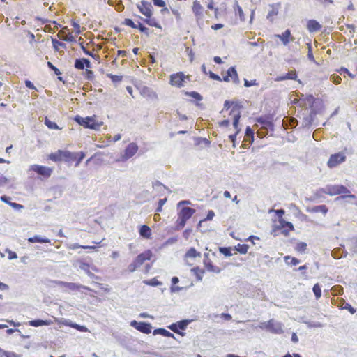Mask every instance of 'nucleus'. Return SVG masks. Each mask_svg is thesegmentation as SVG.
<instances>
[{"instance_id":"obj_21","label":"nucleus","mask_w":357,"mask_h":357,"mask_svg":"<svg viewBox=\"0 0 357 357\" xmlns=\"http://www.w3.org/2000/svg\"><path fill=\"white\" fill-rule=\"evenodd\" d=\"M281 6L280 3H277L275 4L270 5L271 10L268 11V13L266 16V18L271 21H273V17L278 14L279 9Z\"/></svg>"},{"instance_id":"obj_56","label":"nucleus","mask_w":357,"mask_h":357,"mask_svg":"<svg viewBox=\"0 0 357 357\" xmlns=\"http://www.w3.org/2000/svg\"><path fill=\"white\" fill-rule=\"evenodd\" d=\"M107 76L111 79L112 82L114 83H119L122 81V76L120 75H116L112 74H107Z\"/></svg>"},{"instance_id":"obj_7","label":"nucleus","mask_w":357,"mask_h":357,"mask_svg":"<svg viewBox=\"0 0 357 357\" xmlns=\"http://www.w3.org/2000/svg\"><path fill=\"white\" fill-rule=\"evenodd\" d=\"M130 326L142 333L149 334L151 333L152 326L150 323L133 320L130 322Z\"/></svg>"},{"instance_id":"obj_28","label":"nucleus","mask_w":357,"mask_h":357,"mask_svg":"<svg viewBox=\"0 0 357 357\" xmlns=\"http://www.w3.org/2000/svg\"><path fill=\"white\" fill-rule=\"evenodd\" d=\"M297 78V75L295 71H291L288 73H286L284 75H280L276 77L275 81L280 82L286 79H294L296 80Z\"/></svg>"},{"instance_id":"obj_41","label":"nucleus","mask_w":357,"mask_h":357,"mask_svg":"<svg viewBox=\"0 0 357 357\" xmlns=\"http://www.w3.org/2000/svg\"><path fill=\"white\" fill-rule=\"evenodd\" d=\"M248 245L247 244H238L234 247V250L241 254H246L248 250Z\"/></svg>"},{"instance_id":"obj_25","label":"nucleus","mask_w":357,"mask_h":357,"mask_svg":"<svg viewBox=\"0 0 357 357\" xmlns=\"http://www.w3.org/2000/svg\"><path fill=\"white\" fill-rule=\"evenodd\" d=\"M139 233L142 237L148 239L151 236V229L148 225H143L139 227Z\"/></svg>"},{"instance_id":"obj_51","label":"nucleus","mask_w":357,"mask_h":357,"mask_svg":"<svg viewBox=\"0 0 357 357\" xmlns=\"http://www.w3.org/2000/svg\"><path fill=\"white\" fill-rule=\"evenodd\" d=\"M185 95L192 97L198 101H200L203 99L202 96L197 91H187L185 92Z\"/></svg>"},{"instance_id":"obj_62","label":"nucleus","mask_w":357,"mask_h":357,"mask_svg":"<svg viewBox=\"0 0 357 357\" xmlns=\"http://www.w3.org/2000/svg\"><path fill=\"white\" fill-rule=\"evenodd\" d=\"M79 268L85 271L89 276L93 275V274L91 273L89 271V265L87 263H81L79 265Z\"/></svg>"},{"instance_id":"obj_48","label":"nucleus","mask_w":357,"mask_h":357,"mask_svg":"<svg viewBox=\"0 0 357 357\" xmlns=\"http://www.w3.org/2000/svg\"><path fill=\"white\" fill-rule=\"evenodd\" d=\"M71 250H76L78 248H83V249H95V246H89V245H81L78 243H73L70 244L68 247Z\"/></svg>"},{"instance_id":"obj_44","label":"nucleus","mask_w":357,"mask_h":357,"mask_svg":"<svg viewBox=\"0 0 357 357\" xmlns=\"http://www.w3.org/2000/svg\"><path fill=\"white\" fill-rule=\"evenodd\" d=\"M144 283L152 287H158L162 284V282L157 280L155 278H152L151 280H144Z\"/></svg>"},{"instance_id":"obj_54","label":"nucleus","mask_w":357,"mask_h":357,"mask_svg":"<svg viewBox=\"0 0 357 357\" xmlns=\"http://www.w3.org/2000/svg\"><path fill=\"white\" fill-rule=\"evenodd\" d=\"M240 118H241V114L240 112H238L236 114L234 115V120H233V126L234 128L236 129V130L237 131L238 130H240L241 129L238 128V124H239V121H240Z\"/></svg>"},{"instance_id":"obj_32","label":"nucleus","mask_w":357,"mask_h":357,"mask_svg":"<svg viewBox=\"0 0 357 357\" xmlns=\"http://www.w3.org/2000/svg\"><path fill=\"white\" fill-rule=\"evenodd\" d=\"M307 211L312 213H322L323 214H326L328 212V208L326 205H319L313 206L312 208L308 209Z\"/></svg>"},{"instance_id":"obj_36","label":"nucleus","mask_w":357,"mask_h":357,"mask_svg":"<svg viewBox=\"0 0 357 357\" xmlns=\"http://www.w3.org/2000/svg\"><path fill=\"white\" fill-rule=\"evenodd\" d=\"M245 137L252 144L254 141V130L250 127L247 126L245 132Z\"/></svg>"},{"instance_id":"obj_8","label":"nucleus","mask_w":357,"mask_h":357,"mask_svg":"<svg viewBox=\"0 0 357 357\" xmlns=\"http://www.w3.org/2000/svg\"><path fill=\"white\" fill-rule=\"evenodd\" d=\"M345 160L346 156L343 153L340 152L337 153L332 154L327 162V165L329 168H333L344 162Z\"/></svg>"},{"instance_id":"obj_1","label":"nucleus","mask_w":357,"mask_h":357,"mask_svg":"<svg viewBox=\"0 0 357 357\" xmlns=\"http://www.w3.org/2000/svg\"><path fill=\"white\" fill-rule=\"evenodd\" d=\"M319 192L331 196L341 195L339 198L342 199L347 197L351 199L356 198V196L351 194L350 190L343 185H327L324 188H321Z\"/></svg>"},{"instance_id":"obj_33","label":"nucleus","mask_w":357,"mask_h":357,"mask_svg":"<svg viewBox=\"0 0 357 357\" xmlns=\"http://www.w3.org/2000/svg\"><path fill=\"white\" fill-rule=\"evenodd\" d=\"M192 11L196 16H201L202 15L203 7L200 4L199 1H194Z\"/></svg>"},{"instance_id":"obj_13","label":"nucleus","mask_w":357,"mask_h":357,"mask_svg":"<svg viewBox=\"0 0 357 357\" xmlns=\"http://www.w3.org/2000/svg\"><path fill=\"white\" fill-rule=\"evenodd\" d=\"M137 8L139 9V12L146 17L152 16L153 7L151 3L142 0L141 1L140 3L137 5Z\"/></svg>"},{"instance_id":"obj_47","label":"nucleus","mask_w":357,"mask_h":357,"mask_svg":"<svg viewBox=\"0 0 357 357\" xmlns=\"http://www.w3.org/2000/svg\"><path fill=\"white\" fill-rule=\"evenodd\" d=\"M219 252L225 257H230L232 255L231 248L230 247H220Z\"/></svg>"},{"instance_id":"obj_59","label":"nucleus","mask_w":357,"mask_h":357,"mask_svg":"<svg viewBox=\"0 0 357 357\" xmlns=\"http://www.w3.org/2000/svg\"><path fill=\"white\" fill-rule=\"evenodd\" d=\"M236 8L235 10L236 14L238 15L241 20H244V15H243V11L242 8L238 4L237 1L236 2Z\"/></svg>"},{"instance_id":"obj_45","label":"nucleus","mask_w":357,"mask_h":357,"mask_svg":"<svg viewBox=\"0 0 357 357\" xmlns=\"http://www.w3.org/2000/svg\"><path fill=\"white\" fill-rule=\"evenodd\" d=\"M307 243L305 242H299L296 245V250L300 253H304L307 249Z\"/></svg>"},{"instance_id":"obj_43","label":"nucleus","mask_w":357,"mask_h":357,"mask_svg":"<svg viewBox=\"0 0 357 357\" xmlns=\"http://www.w3.org/2000/svg\"><path fill=\"white\" fill-rule=\"evenodd\" d=\"M312 291L316 299H319L321 296V289L319 283H317L313 286Z\"/></svg>"},{"instance_id":"obj_31","label":"nucleus","mask_w":357,"mask_h":357,"mask_svg":"<svg viewBox=\"0 0 357 357\" xmlns=\"http://www.w3.org/2000/svg\"><path fill=\"white\" fill-rule=\"evenodd\" d=\"M140 19H142L146 24L154 26L158 29H162L160 24L157 22V20L155 18H152L151 17H146L145 19H143L142 17L139 16Z\"/></svg>"},{"instance_id":"obj_19","label":"nucleus","mask_w":357,"mask_h":357,"mask_svg":"<svg viewBox=\"0 0 357 357\" xmlns=\"http://www.w3.org/2000/svg\"><path fill=\"white\" fill-rule=\"evenodd\" d=\"M74 66L78 70H83L85 68H91V62L86 58L76 59Z\"/></svg>"},{"instance_id":"obj_49","label":"nucleus","mask_w":357,"mask_h":357,"mask_svg":"<svg viewBox=\"0 0 357 357\" xmlns=\"http://www.w3.org/2000/svg\"><path fill=\"white\" fill-rule=\"evenodd\" d=\"M303 323H305L308 328H322L324 326V324L318 321L312 322L310 321H303Z\"/></svg>"},{"instance_id":"obj_2","label":"nucleus","mask_w":357,"mask_h":357,"mask_svg":"<svg viewBox=\"0 0 357 357\" xmlns=\"http://www.w3.org/2000/svg\"><path fill=\"white\" fill-rule=\"evenodd\" d=\"M74 120L77 123L83 126L84 128L95 130H98L103 124V123L101 121H96L95 116L82 117L79 115H76L74 118Z\"/></svg>"},{"instance_id":"obj_40","label":"nucleus","mask_w":357,"mask_h":357,"mask_svg":"<svg viewBox=\"0 0 357 357\" xmlns=\"http://www.w3.org/2000/svg\"><path fill=\"white\" fill-rule=\"evenodd\" d=\"M317 112L315 110V109H312V110H310V115L304 118L305 126H310L312 124L313 118L317 114Z\"/></svg>"},{"instance_id":"obj_10","label":"nucleus","mask_w":357,"mask_h":357,"mask_svg":"<svg viewBox=\"0 0 357 357\" xmlns=\"http://www.w3.org/2000/svg\"><path fill=\"white\" fill-rule=\"evenodd\" d=\"M190 319H183L176 323H173L168 328L176 333H180L181 331L186 329L188 325L192 322Z\"/></svg>"},{"instance_id":"obj_39","label":"nucleus","mask_w":357,"mask_h":357,"mask_svg":"<svg viewBox=\"0 0 357 357\" xmlns=\"http://www.w3.org/2000/svg\"><path fill=\"white\" fill-rule=\"evenodd\" d=\"M75 156L74 158L72 160V161H76V166H78L79 164L82 162V160L85 158L86 154L83 151L77 152V153H73Z\"/></svg>"},{"instance_id":"obj_24","label":"nucleus","mask_w":357,"mask_h":357,"mask_svg":"<svg viewBox=\"0 0 357 357\" xmlns=\"http://www.w3.org/2000/svg\"><path fill=\"white\" fill-rule=\"evenodd\" d=\"M227 75L231 78L234 83L238 84L240 82V79L238 78V75L237 73V71L236 70V68L234 66L230 67L227 70Z\"/></svg>"},{"instance_id":"obj_64","label":"nucleus","mask_w":357,"mask_h":357,"mask_svg":"<svg viewBox=\"0 0 357 357\" xmlns=\"http://www.w3.org/2000/svg\"><path fill=\"white\" fill-rule=\"evenodd\" d=\"M257 85H258V83H257L255 79L250 80V81H249L246 79H244V86L245 87H250L252 86H257Z\"/></svg>"},{"instance_id":"obj_26","label":"nucleus","mask_w":357,"mask_h":357,"mask_svg":"<svg viewBox=\"0 0 357 357\" xmlns=\"http://www.w3.org/2000/svg\"><path fill=\"white\" fill-rule=\"evenodd\" d=\"M153 335H160L163 337L175 338L174 335L163 328H156L153 331Z\"/></svg>"},{"instance_id":"obj_9","label":"nucleus","mask_w":357,"mask_h":357,"mask_svg":"<svg viewBox=\"0 0 357 357\" xmlns=\"http://www.w3.org/2000/svg\"><path fill=\"white\" fill-rule=\"evenodd\" d=\"M138 146L135 142L130 143L125 149L121 155V160L126 161L132 158L138 151Z\"/></svg>"},{"instance_id":"obj_53","label":"nucleus","mask_w":357,"mask_h":357,"mask_svg":"<svg viewBox=\"0 0 357 357\" xmlns=\"http://www.w3.org/2000/svg\"><path fill=\"white\" fill-rule=\"evenodd\" d=\"M52 46H53L54 49L56 51L59 50V47H66L65 43L58 41L56 38H52Z\"/></svg>"},{"instance_id":"obj_20","label":"nucleus","mask_w":357,"mask_h":357,"mask_svg":"<svg viewBox=\"0 0 357 357\" xmlns=\"http://www.w3.org/2000/svg\"><path fill=\"white\" fill-rule=\"evenodd\" d=\"M291 31L289 29L285 30L282 34H275V37L280 38L284 45H287L290 40H293L294 38H291Z\"/></svg>"},{"instance_id":"obj_55","label":"nucleus","mask_w":357,"mask_h":357,"mask_svg":"<svg viewBox=\"0 0 357 357\" xmlns=\"http://www.w3.org/2000/svg\"><path fill=\"white\" fill-rule=\"evenodd\" d=\"M152 1H153V4L155 6L163 8L161 10L162 12L167 10V8L165 7L166 3H165V1H163V0H152Z\"/></svg>"},{"instance_id":"obj_30","label":"nucleus","mask_w":357,"mask_h":357,"mask_svg":"<svg viewBox=\"0 0 357 357\" xmlns=\"http://www.w3.org/2000/svg\"><path fill=\"white\" fill-rule=\"evenodd\" d=\"M28 241L29 243H50V240L47 238H45V237H41L40 236H34L33 237H30L28 238Z\"/></svg>"},{"instance_id":"obj_11","label":"nucleus","mask_w":357,"mask_h":357,"mask_svg":"<svg viewBox=\"0 0 357 357\" xmlns=\"http://www.w3.org/2000/svg\"><path fill=\"white\" fill-rule=\"evenodd\" d=\"M185 75L182 72L176 73L170 75L169 83L172 86L182 87L185 79Z\"/></svg>"},{"instance_id":"obj_34","label":"nucleus","mask_w":357,"mask_h":357,"mask_svg":"<svg viewBox=\"0 0 357 357\" xmlns=\"http://www.w3.org/2000/svg\"><path fill=\"white\" fill-rule=\"evenodd\" d=\"M191 271L196 276L197 280L198 281H202L203 278V275L205 273L204 269L199 268L198 266L194 267L191 269Z\"/></svg>"},{"instance_id":"obj_38","label":"nucleus","mask_w":357,"mask_h":357,"mask_svg":"<svg viewBox=\"0 0 357 357\" xmlns=\"http://www.w3.org/2000/svg\"><path fill=\"white\" fill-rule=\"evenodd\" d=\"M284 261L286 262V264L287 265H290V266H296L297 264H298L300 263L299 259H298L296 257H291L289 255L285 256L284 257Z\"/></svg>"},{"instance_id":"obj_37","label":"nucleus","mask_w":357,"mask_h":357,"mask_svg":"<svg viewBox=\"0 0 357 357\" xmlns=\"http://www.w3.org/2000/svg\"><path fill=\"white\" fill-rule=\"evenodd\" d=\"M185 257L186 258H195L197 257H201V253L197 252L195 248H190L185 253Z\"/></svg>"},{"instance_id":"obj_63","label":"nucleus","mask_w":357,"mask_h":357,"mask_svg":"<svg viewBox=\"0 0 357 357\" xmlns=\"http://www.w3.org/2000/svg\"><path fill=\"white\" fill-rule=\"evenodd\" d=\"M167 198L160 199L158 201V206L156 208L157 212H161L162 211L163 205L167 202Z\"/></svg>"},{"instance_id":"obj_58","label":"nucleus","mask_w":357,"mask_h":357,"mask_svg":"<svg viewBox=\"0 0 357 357\" xmlns=\"http://www.w3.org/2000/svg\"><path fill=\"white\" fill-rule=\"evenodd\" d=\"M136 29H138L142 33H145L147 36H149V29L144 26L141 22H138Z\"/></svg>"},{"instance_id":"obj_35","label":"nucleus","mask_w":357,"mask_h":357,"mask_svg":"<svg viewBox=\"0 0 357 357\" xmlns=\"http://www.w3.org/2000/svg\"><path fill=\"white\" fill-rule=\"evenodd\" d=\"M349 250L351 252V255L357 254V237L351 238L349 239Z\"/></svg>"},{"instance_id":"obj_29","label":"nucleus","mask_w":357,"mask_h":357,"mask_svg":"<svg viewBox=\"0 0 357 357\" xmlns=\"http://www.w3.org/2000/svg\"><path fill=\"white\" fill-rule=\"evenodd\" d=\"M50 321L43 319H33L29 321V325L33 327H39L42 326H49Z\"/></svg>"},{"instance_id":"obj_46","label":"nucleus","mask_w":357,"mask_h":357,"mask_svg":"<svg viewBox=\"0 0 357 357\" xmlns=\"http://www.w3.org/2000/svg\"><path fill=\"white\" fill-rule=\"evenodd\" d=\"M80 46H81V49L82 50L83 52L86 54V55H88L89 56H91L92 58H93L94 59H100V56L98 54H93L92 52L89 51V50H87L84 45L83 44H80Z\"/></svg>"},{"instance_id":"obj_52","label":"nucleus","mask_w":357,"mask_h":357,"mask_svg":"<svg viewBox=\"0 0 357 357\" xmlns=\"http://www.w3.org/2000/svg\"><path fill=\"white\" fill-rule=\"evenodd\" d=\"M45 124L50 129H59L58 125L55 122L49 120L47 118H45Z\"/></svg>"},{"instance_id":"obj_4","label":"nucleus","mask_w":357,"mask_h":357,"mask_svg":"<svg viewBox=\"0 0 357 357\" xmlns=\"http://www.w3.org/2000/svg\"><path fill=\"white\" fill-rule=\"evenodd\" d=\"M152 255V252L150 250H147L138 255L134 261L129 264L128 267V271L130 273L135 271V270L141 266L146 260H150Z\"/></svg>"},{"instance_id":"obj_22","label":"nucleus","mask_w":357,"mask_h":357,"mask_svg":"<svg viewBox=\"0 0 357 357\" xmlns=\"http://www.w3.org/2000/svg\"><path fill=\"white\" fill-rule=\"evenodd\" d=\"M307 28L310 33H313L319 31L321 29V26L317 20H310L307 22Z\"/></svg>"},{"instance_id":"obj_15","label":"nucleus","mask_w":357,"mask_h":357,"mask_svg":"<svg viewBox=\"0 0 357 357\" xmlns=\"http://www.w3.org/2000/svg\"><path fill=\"white\" fill-rule=\"evenodd\" d=\"M268 331L274 334H282L283 333L282 324L273 319L268 320Z\"/></svg>"},{"instance_id":"obj_17","label":"nucleus","mask_w":357,"mask_h":357,"mask_svg":"<svg viewBox=\"0 0 357 357\" xmlns=\"http://www.w3.org/2000/svg\"><path fill=\"white\" fill-rule=\"evenodd\" d=\"M348 255V252L344 250V245L341 244L340 247L334 248L331 251V256L336 259L345 258Z\"/></svg>"},{"instance_id":"obj_18","label":"nucleus","mask_w":357,"mask_h":357,"mask_svg":"<svg viewBox=\"0 0 357 357\" xmlns=\"http://www.w3.org/2000/svg\"><path fill=\"white\" fill-rule=\"evenodd\" d=\"M54 282L59 284L61 287H66L72 291L80 290L81 289H89V288L85 286L78 284L74 282H66L63 281H54Z\"/></svg>"},{"instance_id":"obj_6","label":"nucleus","mask_w":357,"mask_h":357,"mask_svg":"<svg viewBox=\"0 0 357 357\" xmlns=\"http://www.w3.org/2000/svg\"><path fill=\"white\" fill-rule=\"evenodd\" d=\"M29 171H33L43 178H49L52 173V169L39 165H32L29 167Z\"/></svg>"},{"instance_id":"obj_42","label":"nucleus","mask_w":357,"mask_h":357,"mask_svg":"<svg viewBox=\"0 0 357 357\" xmlns=\"http://www.w3.org/2000/svg\"><path fill=\"white\" fill-rule=\"evenodd\" d=\"M67 326H68L73 328L77 329V331H79L80 332H86L88 331V329L86 326L77 324L76 323H73L72 321H70L69 323H68Z\"/></svg>"},{"instance_id":"obj_5","label":"nucleus","mask_w":357,"mask_h":357,"mask_svg":"<svg viewBox=\"0 0 357 357\" xmlns=\"http://www.w3.org/2000/svg\"><path fill=\"white\" fill-rule=\"evenodd\" d=\"M75 155L73 153L66 150H58L56 152L52 153L49 155V159L54 162L65 161L72 162Z\"/></svg>"},{"instance_id":"obj_61","label":"nucleus","mask_w":357,"mask_h":357,"mask_svg":"<svg viewBox=\"0 0 357 357\" xmlns=\"http://www.w3.org/2000/svg\"><path fill=\"white\" fill-rule=\"evenodd\" d=\"M59 38L63 40L67 41V42H75V38L72 36L71 33H68L66 37H63L61 36V33L59 34Z\"/></svg>"},{"instance_id":"obj_60","label":"nucleus","mask_w":357,"mask_h":357,"mask_svg":"<svg viewBox=\"0 0 357 357\" xmlns=\"http://www.w3.org/2000/svg\"><path fill=\"white\" fill-rule=\"evenodd\" d=\"M47 67L51 69L52 70L54 71V73L56 75H59L61 74L60 70L56 68L55 66H54L50 61H48L47 63Z\"/></svg>"},{"instance_id":"obj_50","label":"nucleus","mask_w":357,"mask_h":357,"mask_svg":"<svg viewBox=\"0 0 357 357\" xmlns=\"http://www.w3.org/2000/svg\"><path fill=\"white\" fill-rule=\"evenodd\" d=\"M341 307L342 309L347 310L352 314L356 312V310L349 303L345 302L344 301H342Z\"/></svg>"},{"instance_id":"obj_23","label":"nucleus","mask_w":357,"mask_h":357,"mask_svg":"<svg viewBox=\"0 0 357 357\" xmlns=\"http://www.w3.org/2000/svg\"><path fill=\"white\" fill-rule=\"evenodd\" d=\"M304 106L306 107L312 109H314V105L317 104V101L315 98L312 95H307L303 99Z\"/></svg>"},{"instance_id":"obj_3","label":"nucleus","mask_w":357,"mask_h":357,"mask_svg":"<svg viewBox=\"0 0 357 357\" xmlns=\"http://www.w3.org/2000/svg\"><path fill=\"white\" fill-rule=\"evenodd\" d=\"M195 213V210L190 207H183L178 213L176 229L181 230L182 228H183L186 224L187 220H189Z\"/></svg>"},{"instance_id":"obj_27","label":"nucleus","mask_w":357,"mask_h":357,"mask_svg":"<svg viewBox=\"0 0 357 357\" xmlns=\"http://www.w3.org/2000/svg\"><path fill=\"white\" fill-rule=\"evenodd\" d=\"M152 186H153V188L160 194H163L165 190H168L169 192H171L167 187H166L165 185H163L159 181H155L153 182Z\"/></svg>"},{"instance_id":"obj_14","label":"nucleus","mask_w":357,"mask_h":357,"mask_svg":"<svg viewBox=\"0 0 357 357\" xmlns=\"http://www.w3.org/2000/svg\"><path fill=\"white\" fill-rule=\"evenodd\" d=\"M276 228L282 230V234L284 236H287L290 231L294 230V225L291 222L281 218L279 219V225L276 226Z\"/></svg>"},{"instance_id":"obj_16","label":"nucleus","mask_w":357,"mask_h":357,"mask_svg":"<svg viewBox=\"0 0 357 357\" xmlns=\"http://www.w3.org/2000/svg\"><path fill=\"white\" fill-rule=\"evenodd\" d=\"M203 262L208 271L216 273L220 272L221 269L219 267L213 265L212 261L209 259L208 253H204Z\"/></svg>"},{"instance_id":"obj_57","label":"nucleus","mask_w":357,"mask_h":357,"mask_svg":"<svg viewBox=\"0 0 357 357\" xmlns=\"http://www.w3.org/2000/svg\"><path fill=\"white\" fill-rule=\"evenodd\" d=\"M123 24L126 25V26H130V27H132L133 29H136L137 26V24H135L134 23V22L132 21V20L130 19V18H126L124 20V21L122 22Z\"/></svg>"},{"instance_id":"obj_12","label":"nucleus","mask_w":357,"mask_h":357,"mask_svg":"<svg viewBox=\"0 0 357 357\" xmlns=\"http://www.w3.org/2000/svg\"><path fill=\"white\" fill-rule=\"evenodd\" d=\"M256 121L261 124L263 130L273 131L274 126L272 122V117L268 116H259L256 119Z\"/></svg>"}]
</instances>
